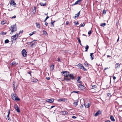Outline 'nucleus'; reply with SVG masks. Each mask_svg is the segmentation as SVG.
Instances as JSON below:
<instances>
[{
    "label": "nucleus",
    "instance_id": "obj_4",
    "mask_svg": "<svg viewBox=\"0 0 122 122\" xmlns=\"http://www.w3.org/2000/svg\"><path fill=\"white\" fill-rule=\"evenodd\" d=\"M79 68L82 69L84 71H86L87 70L84 67L83 65L80 63L78 64L77 66Z\"/></svg>",
    "mask_w": 122,
    "mask_h": 122
},
{
    "label": "nucleus",
    "instance_id": "obj_13",
    "mask_svg": "<svg viewBox=\"0 0 122 122\" xmlns=\"http://www.w3.org/2000/svg\"><path fill=\"white\" fill-rule=\"evenodd\" d=\"M78 87L81 90H83L84 89V87L83 86L80 84H79Z\"/></svg>",
    "mask_w": 122,
    "mask_h": 122
},
{
    "label": "nucleus",
    "instance_id": "obj_61",
    "mask_svg": "<svg viewBox=\"0 0 122 122\" xmlns=\"http://www.w3.org/2000/svg\"><path fill=\"white\" fill-rule=\"evenodd\" d=\"M107 57H111V56L109 55H107Z\"/></svg>",
    "mask_w": 122,
    "mask_h": 122
},
{
    "label": "nucleus",
    "instance_id": "obj_17",
    "mask_svg": "<svg viewBox=\"0 0 122 122\" xmlns=\"http://www.w3.org/2000/svg\"><path fill=\"white\" fill-rule=\"evenodd\" d=\"M10 110H8V114L7 115V117L8 118V120H10V118H9V114H10Z\"/></svg>",
    "mask_w": 122,
    "mask_h": 122
},
{
    "label": "nucleus",
    "instance_id": "obj_60",
    "mask_svg": "<svg viewBox=\"0 0 122 122\" xmlns=\"http://www.w3.org/2000/svg\"><path fill=\"white\" fill-rule=\"evenodd\" d=\"M105 122H111L110 121L108 120L106 121Z\"/></svg>",
    "mask_w": 122,
    "mask_h": 122
},
{
    "label": "nucleus",
    "instance_id": "obj_3",
    "mask_svg": "<svg viewBox=\"0 0 122 122\" xmlns=\"http://www.w3.org/2000/svg\"><path fill=\"white\" fill-rule=\"evenodd\" d=\"M11 31L10 33V34L13 33L14 32L17 30L16 25L15 24L14 25H11Z\"/></svg>",
    "mask_w": 122,
    "mask_h": 122
},
{
    "label": "nucleus",
    "instance_id": "obj_42",
    "mask_svg": "<svg viewBox=\"0 0 122 122\" xmlns=\"http://www.w3.org/2000/svg\"><path fill=\"white\" fill-rule=\"evenodd\" d=\"M77 40H78V42H81V41L80 40V39L78 37L77 38Z\"/></svg>",
    "mask_w": 122,
    "mask_h": 122
},
{
    "label": "nucleus",
    "instance_id": "obj_28",
    "mask_svg": "<svg viewBox=\"0 0 122 122\" xmlns=\"http://www.w3.org/2000/svg\"><path fill=\"white\" fill-rule=\"evenodd\" d=\"M90 106V103H88L87 105L85 106V107L86 108H88Z\"/></svg>",
    "mask_w": 122,
    "mask_h": 122
},
{
    "label": "nucleus",
    "instance_id": "obj_36",
    "mask_svg": "<svg viewBox=\"0 0 122 122\" xmlns=\"http://www.w3.org/2000/svg\"><path fill=\"white\" fill-rule=\"evenodd\" d=\"M35 31H34L33 32H32L29 34V35L30 36H32L33 34H34Z\"/></svg>",
    "mask_w": 122,
    "mask_h": 122
},
{
    "label": "nucleus",
    "instance_id": "obj_11",
    "mask_svg": "<svg viewBox=\"0 0 122 122\" xmlns=\"http://www.w3.org/2000/svg\"><path fill=\"white\" fill-rule=\"evenodd\" d=\"M101 111L100 110H98L95 114L94 116H95L96 117L98 115L101 114Z\"/></svg>",
    "mask_w": 122,
    "mask_h": 122
},
{
    "label": "nucleus",
    "instance_id": "obj_23",
    "mask_svg": "<svg viewBox=\"0 0 122 122\" xmlns=\"http://www.w3.org/2000/svg\"><path fill=\"white\" fill-rule=\"evenodd\" d=\"M36 25L37 28H39L40 27V24L37 23H36Z\"/></svg>",
    "mask_w": 122,
    "mask_h": 122
},
{
    "label": "nucleus",
    "instance_id": "obj_35",
    "mask_svg": "<svg viewBox=\"0 0 122 122\" xmlns=\"http://www.w3.org/2000/svg\"><path fill=\"white\" fill-rule=\"evenodd\" d=\"M5 23V22L4 21H2L1 22V24L2 25H4Z\"/></svg>",
    "mask_w": 122,
    "mask_h": 122
},
{
    "label": "nucleus",
    "instance_id": "obj_1",
    "mask_svg": "<svg viewBox=\"0 0 122 122\" xmlns=\"http://www.w3.org/2000/svg\"><path fill=\"white\" fill-rule=\"evenodd\" d=\"M61 73L62 75L64 74V79L66 81H69L71 80L75 79L74 75L72 74H69L68 71H62Z\"/></svg>",
    "mask_w": 122,
    "mask_h": 122
},
{
    "label": "nucleus",
    "instance_id": "obj_49",
    "mask_svg": "<svg viewBox=\"0 0 122 122\" xmlns=\"http://www.w3.org/2000/svg\"><path fill=\"white\" fill-rule=\"evenodd\" d=\"M81 78L80 77H78V79H77V81H79V80Z\"/></svg>",
    "mask_w": 122,
    "mask_h": 122
},
{
    "label": "nucleus",
    "instance_id": "obj_21",
    "mask_svg": "<svg viewBox=\"0 0 122 122\" xmlns=\"http://www.w3.org/2000/svg\"><path fill=\"white\" fill-rule=\"evenodd\" d=\"M93 53H90V56H91V60H93V59L94 58V56H93Z\"/></svg>",
    "mask_w": 122,
    "mask_h": 122
},
{
    "label": "nucleus",
    "instance_id": "obj_25",
    "mask_svg": "<svg viewBox=\"0 0 122 122\" xmlns=\"http://www.w3.org/2000/svg\"><path fill=\"white\" fill-rule=\"evenodd\" d=\"M15 64H16V62L15 61H13L12 63H11L10 65L11 66L14 65Z\"/></svg>",
    "mask_w": 122,
    "mask_h": 122
},
{
    "label": "nucleus",
    "instance_id": "obj_6",
    "mask_svg": "<svg viewBox=\"0 0 122 122\" xmlns=\"http://www.w3.org/2000/svg\"><path fill=\"white\" fill-rule=\"evenodd\" d=\"M22 54L23 56L25 57L27 55V52L26 50L24 49L22 51Z\"/></svg>",
    "mask_w": 122,
    "mask_h": 122
},
{
    "label": "nucleus",
    "instance_id": "obj_26",
    "mask_svg": "<svg viewBox=\"0 0 122 122\" xmlns=\"http://www.w3.org/2000/svg\"><path fill=\"white\" fill-rule=\"evenodd\" d=\"M89 48V46L87 45L85 47V49L86 50H85V51H87L88 49Z\"/></svg>",
    "mask_w": 122,
    "mask_h": 122
},
{
    "label": "nucleus",
    "instance_id": "obj_63",
    "mask_svg": "<svg viewBox=\"0 0 122 122\" xmlns=\"http://www.w3.org/2000/svg\"><path fill=\"white\" fill-rule=\"evenodd\" d=\"M79 43L81 46L82 45L81 42H79Z\"/></svg>",
    "mask_w": 122,
    "mask_h": 122
},
{
    "label": "nucleus",
    "instance_id": "obj_62",
    "mask_svg": "<svg viewBox=\"0 0 122 122\" xmlns=\"http://www.w3.org/2000/svg\"><path fill=\"white\" fill-rule=\"evenodd\" d=\"M108 68H105L104 69V70H107V69Z\"/></svg>",
    "mask_w": 122,
    "mask_h": 122
},
{
    "label": "nucleus",
    "instance_id": "obj_5",
    "mask_svg": "<svg viewBox=\"0 0 122 122\" xmlns=\"http://www.w3.org/2000/svg\"><path fill=\"white\" fill-rule=\"evenodd\" d=\"M18 35L17 34H15V35L12 36L11 37V40L13 41L14 40H16V39L18 38Z\"/></svg>",
    "mask_w": 122,
    "mask_h": 122
},
{
    "label": "nucleus",
    "instance_id": "obj_19",
    "mask_svg": "<svg viewBox=\"0 0 122 122\" xmlns=\"http://www.w3.org/2000/svg\"><path fill=\"white\" fill-rule=\"evenodd\" d=\"M40 4L41 6H44L46 5V2H45L44 3H43L42 2H41L40 3Z\"/></svg>",
    "mask_w": 122,
    "mask_h": 122
},
{
    "label": "nucleus",
    "instance_id": "obj_27",
    "mask_svg": "<svg viewBox=\"0 0 122 122\" xmlns=\"http://www.w3.org/2000/svg\"><path fill=\"white\" fill-rule=\"evenodd\" d=\"M106 24L105 23H102L101 24L100 26H104L106 25Z\"/></svg>",
    "mask_w": 122,
    "mask_h": 122
},
{
    "label": "nucleus",
    "instance_id": "obj_51",
    "mask_svg": "<svg viewBox=\"0 0 122 122\" xmlns=\"http://www.w3.org/2000/svg\"><path fill=\"white\" fill-rule=\"evenodd\" d=\"M36 43H35H35H32V44H31V46H32L33 45H35L36 44Z\"/></svg>",
    "mask_w": 122,
    "mask_h": 122
},
{
    "label": "nucleus",
    "instance_id": "obj_32",
    "mask_svg": "<svg viewBox=\"0 0 122 122\" xmlns=\"http://www.w3.org/2000/svg\"><path fill=\"white\" fill-rule=\"evenodd\" d=\"M102 12L103 14H105L106 13V11L105 10H103Z\"/></svg>",
    "mask_w": 122,
    "mask_h": 122
},
{
    "label": "nucleus",
    "instance_id": "obj_12",
    "mask_svg": "<svg viewBox=\"0 0 122 122\" xmlns=\"http://www.w3.org/2000/svg\"><path fill=\"white\" fill-rule=\"evenodd\" d=\"M13 86L14 88V89L15 90L17 86V84L15 82H13Z\"/></svg>",
    "mask_w": 122,
    "mask_h": 122
},
{
    "label": "nucleus",
    "instance_id": "obj_16",
    "mask_svg": "<svg viewBox=\"0 0 122 122\" xmlns=\"http://www.w3.org/2000/svg\"><path fill=\"white\" fill-rule=\"evenodd\" d=\"M76 102H74L73 103V106L75 107H76L77 105V103L78 102V100H76Z\"/></svg>",
    "mask_w": 122,
    "mask_h": 122
},
{
    "label": "nucleus",
    "instance_id": "obj_55",
    "mask_svg": "<svg viewBox=\"0 0 122 122\" xmlns=\"http://www.w3.org/2000/svg\"><path fill=\"white\" fill-rule=\"evenodd\" d=\"M16 17V16L15 15L14 16H12V18H15Z\"/></svg>",
    "mask_w": 122,
    "mask_h": 122
},
{
    "label": "nucleus",
    "instance_id": "obj_8",
    "mask_svg": "<svg viewBox=\"0 0 122 122\" xmlns=\"http://www.w3.org/2000/svg\"><path fill=\"white\" fill-rule=\"evenodd\" d=\"M82 1V0H78L74 4H73V5H74L76 4L80 5V3Z\"/></svg>",
    "mask_w": 122,
    "mask_h": 122
},
{
    "label": "nucleus",
    "instance_id": "obj_58",
    "mask_svg": "<svg viewBox=\"0 0 122 122\" xmlns=\"http://www.w3.org/2000/svg\"><path fill=\"white\" fill-rule=\"evenodd\" d=\"M55 107V106H51V108H53L54 107Z\"/></svg>",
    "mask_w": 122,
    "mask_h": 122
},
{
    "label": "nucleus",
    "instance_id": "obj_34",
    "mask_svg": "<svg viewBox=\"0 0 122 122\" xmlns=\"http://www.w3.org/2000/svg\"><path fill=\"white\" fill-rule=\"evenodd\" d=\"M55 22V21H54L53 22H51V24H52L53 27L54 26V22Z\"/></svg>",
    "mask_w": 122,
    "mask_h": 122
},
{
    "label": "nucleus",
    "instance_id": "obj_15",
    "mask_svg": "<svg viewBox=\"0 0 122 122\" xmlns=\"http://www.w3.org/2000/svg\"><path fill=\"white\" fill-rule=\"evenodd\" d=\"M115 67L116 69L119 68L120 66V64L118 63H117L115 64Z\"/></svg>",
    "mask_w": 122,
    "mask_h": 122
},
{
    "label": "nucleus",
    "instance_id": "obj_52",
    "mask_svg": "<svg viewBox=\"0 0 122 122\" xmlns=\"http://www.w3.org/2000/svg\"><path fill=\"white\" fill-rule=\"evenodd\" d=\"M72 118L74 119H75V118H76V117L74 116H73L72 117Z\"/></svg>",
    "mask_w": 122,
    "mask_h": 122
},
{
    "label": "nucleus",
    "instance_id": "obj_48",
    "mask_svg": "<svg viewBox=\"0 0 122 122\" xmlns=\"http://www.w3.org/2000/svg\"><path fill=\"white\" fill-rule=\"evenodd\" d=\"M79 92V91H73L72 92V93L75 92L76 93H78Z\"/></svg>",
    "mask_w": 122,
    "mask_h": 122
},
{
    "label": "nucleus",
    "instance_id": "obj_9",
    "mask_svg": "<svg viewBox=\"0 0 122 122\" xmlns=\"http://www.w3.org/2000/svg\"><path fill=\"white\" fill-rule=\"evenodd\" d=\"M15 108L16 111L17 112H20V111L19 109V108L18 107V106L17 105H16L15 106Z\"/></svg>",
    "mask_w": 122,
    "mask_h": 122
},
{
    "label": "nucleus",
    "instance_id": "obj_20",
    "mask_svg": "<svg viewBox=\"0 0 122 122\" xmlns=\"http://www.w3.org/2000/svg\"><path fill=\"white\" fill-rule=\"evenodd\" d=\"M110 119L113 122H114L115 121L113 117L112 116H111L110 117Z\"/></svg>",
    "mask_w": 122,
    "mask_h": 122
},
{
    "label": "nucleus",
    "instance_id": "obj_56",
    "mask_svg": "<svg viewBox=\"0 0 122 122\" xmlns=\"http://www.w3.org/2000/svg\"><path fill=\"white\" fill-rule=\"evenodd\" d=\"M69 23L68 21H67L66 22V25H67L68 24H69Z\"/></svg>",
    "mask_w": 122,
    "mask_h": 122
},
{
    "label": "nucleus",
    "instance_id": "obj_7",
    "mask_svg": "<svg viewBox=\"0 0 122 122\" xmlns=\"http://www.w3.org/2000/svg\"><path fill=\"white\" fill-rule=\"evenodd\" d=\"M54 99L51 98L47 99L46 100V101L48 102L52 103L54 102Z\"/></svg>",
    "mask_w": 122,
    "mask_h": 122
},
{
    "label": "nucleus",
    "instance_id": "obj_45",
    "mask_svg": "<svg viewBox=\"0 0 122 122\" xmlns=\"http://www.w3.org/2000/svg\"><path fill=\"white\" fill-rule=\"evenodd\" d=\"M77 82L78 83H80V84H81L82 83V81H78Z\"/></svg>",
    "mask_w": 122,
    "mask_h": 122
},
{
    "label": "nucleus",
    "instance_id": "obj_54",
    "mask_svg": "<svg viewBox=\"0 0 122 122\" xmlns=\"http://www.w3.org/2000/svg\"><path fill=\"white\" fill-rule=\"evenodd\" d=\"M113 78L114 80H115L116 79V78L114 76H113Z\"/></svg>",
    "mask_w": 122,
    "mask_h": 122
},
{
    "label": "nucleus",
    "instance_id": "obj_41",
    "mask_svg": "<svg viewBox=\"0 0 122 122\" xmlns=\"http://www.w3.org/2000/svg\"><path fill=\"white\" fill-rule=\"evenodd\" d=\"M74 23H75V25H77L79 24V23L78 21H77V22L76 23V22H74Z\"/></svg>",
    "mask_w": 122,
    "mask_h": 122
},
{
    "label": "nucleus",
    "instance_id": "obj_30",
    "mask_svg": "<svg viewBox=\"0 0 122 122\" xmlns=\"http://www.w3.org/2000/svg\"><path fill=\"white\" fill-rule=\"evenodd\" d=\"M33 81H32L33 82H36L38 81V80L37 79H33Z\"/></svg>",
    "mask_w": 122,
    "mask_h": 122
},
{
    "label": "nucleus",
    "instance_id": "obj_29",
    "mask_svg": "<svg viewBox=\"0 0 122 122\" xmlns=\"http://www.w3.org/2000/svg\"><path fill=\"white\" fill-rule=\"evenodd\" d=\"M6 33H7V32H2L0 34L1 35H6Z\"/></svg>",
    "mask_w": 122,
    "mask_h": 122
},
{
    "label": "nucleus",
    "instance_id": "obj_46",
    "mask_svg": "<svg viewBox=\"0 0 122 122\" xmlns=\"http://www.w3.org/2000/svg\"><path fill=\"white\" fill-rule=\"evenodd\" d=\"M64 99H60L59 100V101H64Z\"/></svg>",
    "mask_w": 122,
    "mask_h": 122
},
{
    "label": "nucleus",
    "instance_id": "obj_47",
    "mask_svg": "<svg viewBox=\"0 0 122 122\" xmlns=\"http://www.w3.org/2000/svg\"><path fill=\"white\" fill-rule=\"evenodd\" d=\"M45 22V25H46V26H47L48 25V23H47L46 21L45 22Z\"/></svg>",
    "mask_w": 122,
    "mask_h": 122
},
{
    "label": "nucleus",
    "instance_id": "obj_24",
    "mask_svg": "<svg viewBox=\"0 0 122 122\" xmlns=\"http://www.w3.org/2000/svg\"><path fill=\"white\" fill-rule=\"evenodd\" d=\"M36 7H34V8H33V10L32 12L33 14H35L36 12Z\"/></svg>",
    "mask_w": 122,
    "mask_h": 122
},
{
    "label": "nucleus",
    "instance_id": "obj_33",
    "mask_svg": "<svg viewBox=\"0 0 122 122\" xmlns=\"http://www.w3.org/2000/svg\"><path fill=\"white\" fill-rule=\"evenodd\" d=\"M9 42V41L8 39L6 40L5 41V43H7Z\"/></svg>",
    "mask_w": 122,
    "mask_h": 122
},
{
    "label": "nucleus",
    "instance_id": "obj_43",
    "mask_svg": "<svg viewBox=\"0 0 122 122\" xmlns=\"http://www.w3.org/2000/svg\"><path fill=\"white\" fill-rule=\"evenodd\" d=\"M84 64L86 66H87L88 65V64L87 62H85L84 63Z\"/></svg>",
    "mask_w": 122,
    "mask_h": 122
},
{
    "label": "nucleus",
    "instance_id": "obj_64",
    "mask_svg": "<svg viewBox=\"0 0 122 122\" xmlns=\"http://www.w3.org/2000/svg\"><path fill=\"white\" fill-rule=\"evenodd\" d=\"M119 36L118 37V38L117 40V41H118L119 40Z\"/></svg>",
    "mask_w": 122,
    "mask_h": 122
},
{
    "label": "nucleus",
    "instance_id": "obj_39",
    "mask_svg": "<svg viewBox=\"0 0 122 122\" xmlns=\"http://www.w3.org/2000/svg\"><path fill=\"white\" fill-rule=\"evenodd\" d=\"M43 34L45 35H47V33L46 32V31H45L44 33H43Z\"/></svg>",
    "mask_w": 122,
    "mask_h": 122
},
{
    "label": "nucleus",
    "instance_id": "obj_18",
    "mask_svg": "<svg viewBox=\"0 0 122 122\" xmlns=\"http://www.w3.org/2000/svg\"><path fill=\"white\" fill-rule=\"evenodd\" d=\"M80 11L77 14L75 15L74 17L75 18H77L80 15Z\"/></svg>",
    "mask_w": 122,
    "mask_h": 122
},
{
    "label": "nucleus",
    "instance_id": "obj_14",
    "mask_svg": "<svg viewBox=\"0 0 122 122\" xmlns=\"http://www.w3.org/2000/svg\"><path fill=\"white\" fill-rule=\"evenodd\" d=\"M61 113L62 115H65L67 114L68 113L67 112L65 111H61Z\"/></svg>",
    "mask_w": 122,
    "mask_h": 122
},
{
    "label": "nucleus",
    "instance_id": "obj_10",
    "mask_svg": "<svg viewBox=\"0 0 122 122\" xmlns=\"http://www.w3.org/2000/svg\"><path fill=\"white\" fill-rule=\"evenodd\" d=\"M10 5H16V3H15L14 0H11L10 3Z\"/></svg>",
    "mask_w": 122,
    "mask_h": 122
},
{
    "label": "nucleus",
    "instance_id": "obj_44",
    "mask_svg": "<svg viewBox=\"0 0 122 122\" xmlns=\"http://www.w3.org/2000/svg\"><path fill=\"white\" fill-rule=\"evenodd\" d=\"M91 30L89 31L88 33V34L89 35H90L91 34Z\"/></svg>",
    "mask_w": 122,
    "mask_h": 122
},
{
    "label": "nucleus",
    "instance_id": "obj_59",
    "mask_svg": "<svg viewBox=\"0 0 122 122\" xmlns=\"http://www.w3.org/2000/svg\"><path fill=\"white\" fill-rule=\"evenodd\" d=\"M60 59L59 58H58V61L59 62L60 61Z\"/></svg>",
    "mask_w": 122,
    "mask_h": 122
},
{
    "label": "nucleus",
    "instance_id": "obj_2",
    "mask_svg": "<svg viewBox=\"0 0 122 122\" xmlns=\"http://www.w3.org/2000/svg\"><path fill=\"white\" fill-rule=\"evenodd\" d=\"M11 96L12 99L13 100L16 101L20 100V99L18 97L17 95L13 93L11 94Z\"/></svg>",
    "mask_w": 122,
    "mask_h": 122
},
{
    "label": "nucleus",
    "instance_id": "obj_53",
    "mask_svg": "<svg viewBox=\"0 0 122 122\" xmlns=\"http://www.w3.org/2000/svg\"><path fill=\"white\" fill-rule=\"evenodd\" d=\"M46 79L47 80H49L50 79V77H46Z\"/></svg>",
    "mask_w": 122,
    "mask_h": 122
},
{
    "label": "nucleus",
    "instance_id": "obj_50",
    "mask_svg": "<svg viewBox=\"0 0 122 122\" xmlns=\"http://www.w3.org/2000/svg\"><path fill=\"white\" fill-rule=\"evenodd\" d=\"M111 95V94L110 93H108L107 94V96H110Z\"/></svg>",
    "mask_w": 122,
    "mask_h": 122
},
{
    "label": "nucleus",
    "instance_id": "obj_57",
    "mask_svg": "<svg viewBox=\"0 0 122 122\" xmlns=\"http://www.w3.org/2000/svg\"><path fill=\"white\" fill-rule=\"evenodd\" d=\"M31 71H29L28 72V73L30 75L31 74Z\"/></svg>",
    "mask_w": 122,
    "mask_h": 122
},
{
    "label": "nucleus",
    "instance_id": "obj_22",
    "mask_svg": "<svg viewBox=\"0 0 122 122\" xmlns=\"http://www.w3.org/2000/svg\"><path fill=\"white\" fill-rule=\"evenodd\" d=\"M54 68V65H52L50 67V70H53Z\"/></svg>",
    "mask_w": 122,
    "mask_h": 122
},
{
    "label": "nucleus",
    "instance_id": "obj_40",
    "mask_svg": "<svg viewBox=\"0 0 122 122\" xmlns=\"http://www.w3.org/2000/svg\"><path fill=\"white\" fill-rule=\"evenodd\" d=\"M23 32V30H20V32H19V33L18 34V35H19V34L20 33H22Z\"/></svg>",
    "mask_w": 122,
    "mask_h": 122
},
{
    "label": "nucleus",
    "instance_id": "obj_37",
    "mask_svg": "<svg viewBox=\"0 0 122 122\" xmlns=\"http://www.w3.org/2000/svg\"><path fill=\"white\" fill-rule=\"evenodd\" d=\"M49 18V17L48 16H47V17H46L45 19L44 22H45L46 21V20L47 19Z\"/></svg>",
    "mask_w": 122,
    "mask_h": 122
},
{
    "label": "nucleus",
    "instance_id": "obj_38",
    "mask_svg": "<svg viewBox=\"0 0 122 122\" xmlns=\"http://www.w3.org/2000/svg\"><path fill=\"white\" fill-rule=\"evenodd\" d=\"M85 25V23H83L82 24V25H81V26H80V27H83V26H84V25Z\"/></svg>",
    "mask_w": 122,
    "mask_h": 122
},
{
    "label": "nucleus",
    "instance_id": "obj_31",
    "mask_svg": "<svg viewBox=\"0 0 122 122\" xmlns=\"http://www.w3.org/2000/svg\"><path fill=\"white\" fill-rule=\"evenodd\" d=\"M96 86L95 85L92 86V89H95L96 88Z\"/></svg>",
    "mask_w": 122,
    "mask_h": 122
}]
</instances>
